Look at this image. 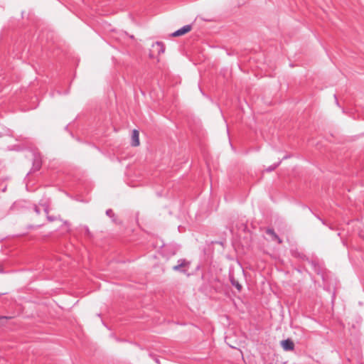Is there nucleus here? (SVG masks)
<instances>
[{
	"label": "nucleus",
	"mask_w": 364,
	"mask_h": 364,
	"mask_svg": "<svg viewBox=\"0 0 364 364\" xmlns=\"http://www.w3.org/2000/svg\"><path fill=\"white\" fill-rule=\"evenodd\" d=\"M40 207H42L43 211L46 213V214L47 215V218L49 221L50 222H53L55 220V218L54 217H52V216H50L48 215V208H49V202H40L39 204L37 205H36L34 206V211L36 213V214H40L41 213V208Z\"/></svg>",
	"instance_id": "f257e3e1"
},
{
	"label": "nucleus",
	"mask_w": 364,
	"mask_h": 364,
	"mask_svg": "<svg viewBox=\"0 0 364 364\" xmlns=\"http://www.w3.org/2000/svg\"><path fill=\"white\" fill-rule=\"evenodd\" d=\"M191 29H192V26L191 25H186V26H184L183 28L178 29V31H175L174 33H173L171 36L173 37L181 36L188 33V32H190L191 31Z\"/></svg>",
	"instance_id": "f03ea898"
},
{
	"label": "nucleus",
	"mask_w": 364,
	"mask_h": 364,
	"mask_svg": "<svg viewBox=\"0 0 364 364\" xmlns=\"http://www.w3.org/2000/svg\"><path fill=\"white\" fill-rule=\"evenodd\" d=\"M131 144L132 146H138L140 144L139 142V133L136 129H134L131 136Z\"/></svg>",
	"instance_id": "7ed1b4c3"
},
{
	"label": "nucleus",
	"mask_w": 364,
	"mask_h": 364,
	"mask_svg": "<svg viewBox=\"0 0 364 364\" xmlns=\"http://www.w3.org/2000/svg\"><path fill=\"white\" fill-rule=\"evenodd\" d=\"M282 347L285 350H292L294 347V344L292 341L287 339L281 342Z\"/></svg>",
	"instance_id": "20e7f679"
},
{
	"label": "nucleus",
	"mask_w": 364,
	"mask_h": 364,
	"mask_svg": "<svg viewBox=\"0 0 364 364\" xmlns=\"http://www.w3.org/2000/svg\"><path fill=\"white\" fill-rule=\"evenodd\" d=\"M267 233L269 234L273 240H277L278 243H282V240L279 237V236L275 233V232L273 230L268 229L267 230Z\"/></svg>",
	"instance_id": "39448f33"
},
{
	"label": "nucleus",
	"mask_w": 364,
	"mask_h": 364,
	"mask_svg": "<svg viewBox=\"0 0 364 364\" xmlns=\"http://www.w3.org/2000/svg\"><path fill=\"white\" fill-rule=\"evenodd\" d=\"M11 318V317L8 316H0V326H4L8 319Z\"/></svg>",
	"instance_id": "423d86ee"
},
{
	"label": "nucleus",
	"mask_w": 364,
	"mask_h": 364,
	"mask_svg": "<svg viewBox=\"0 0 364 364\" xmlns=\"http://www.w3.org/2000/svg\"><path fill=\"white\" fill-rule=\"evenodd\" d=\"M232 283L234 286H235V287L239 290L240 291L241 289H242V286L237 282H235V280H232Z\"/></svg>",
	"instance_id": "0eeeda50"
},
{
	"label": "nucleus",
	"mask_w": 364,
	"mask_h": 364,
	"mask_svg": "<svg viewBox=\"0 0 364 364\" xmlns=\"http://www.w3.org/2000/svg\"><path fill=\"white\" fill-rule=\"evenodd\" d=\"M106 214H107V216H109V217H112V216H114V213H113L112 210H111V209H108V210L106 211Z\"/></svg>",
	"instance_id": "6e6552de"
},
{
	"label": "nucleus",
	"mask_w": 364,
	"mask_h": 364,
	"mask_svg": "<svg viewBox=\"0 0 364 364\" xmlns=\"http://www.w3.org/2000/svg\"><path fill=\"white\" fill-rule=\"evenodd\" d=\"M34 166H35V168L36 170H38L40 168V167H41V164H40V163L38 161V162H35Z\"/></svg>",
	"instance_id": "1a4fd4ad"
},
{
	"label": "nucleus",
	"mask_w": 364,
	"mask_h": 364,
	"mask_svg": "<svg viewBox=\"0 0 364 364\" xmlns=\"http://www.w3.org/2000/svg\"><path fill=\"white\" fill-rule=\"evenodd\" d=\"M186 265V264L185 262H183V263L180 265V267H185ZM178 268H179V266H175V267H173V269H176H176H178Z\"/></svg>",
	"instance_id": "9d476101"
},
{
	"label": "nucleus",
	"mask_w": 364,
	"mask_h": 364,
	"mask_svg": "<svg viewBox=\"0 0 364 364\" xmlns=\"http://www.w3.org/2000/svg\"><path fill=\"white\" fill-rule=\"evenodd\" d=\"M149 56L150 58H154V55L151 53L149 54Z\"/></svg>",
	"instance_id": "9b49d317"
},
{
	"label": "nucleus",
	"mask_w": 364,
	"mask_h": 364,
	"mask_svg": "<svg viewBox=\"0 0 364 364\" xmlns=\"http://www.w3.org/2000/svg\"><path fill=\"white\" fill-rule=\"evenodd\" d=\"M156 44L157 46H159V41H156Z\"/></svg>",
	"instance_id": "f8f14e48"
},
{
	"label": "nucleus",
	"mask_w": 364,
	"mask_h": 364,
	"mask_svg": "<svg viewBox=\"0 0 364 364\" xmlns=\"http://www.w3.org/2000/svg\"><path fill=\"white\" fill-rule=\"evenodd\" d=\"M155 360H156V363H159V360H158L157 358H156V359H155Z\"/></svg>",
	"instance_id": "ddd939ff"
}]
</instances>
